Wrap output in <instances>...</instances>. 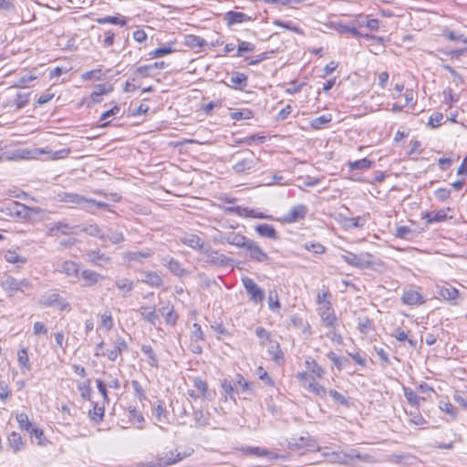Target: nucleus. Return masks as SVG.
Masks as SVG:
<instances>
[{"mask_svg": "<svg viewBox=\"0 0 467 467\" xmlns=\"http://www.w3.org/2000/svg\"><path fill=\"white\" fill-rule=\"evenodd\" d=\"M30 93L18 91L15 87L8 88L2 98V107L17 111L29 103Z\"/></svg>", "mask_w": 467, "mask_h": 467, "instance_id": "nucleus-1", "label": "nucleus"}, {"mask_svg": "<svg viewBox=\"0 0 467 467\" xmlns=\"http://www.w3.org/2000/svg\"><path fill=\"white\" fill-rule=\"evenodd\" d=\"M324 455L329 458L331 462L345 464V465H354L355 460H359L365 462H374V458L369 454H361L357 450H350L349 451H332L327 452L325 451Z\"/></svg>", "mask_w": 467, "mask_h": 467, "instance_id": "nucleus-2", "label": "nucleus"}, {"mask_svg": "<svg viewBox=\"0 0 467 467\" xmlns=\"http://www.w3.org/2000/svg\"><path fill=\"white\" fill-rule=\"evenodd\" d=\"M184 455L180 452L170 451L162 452L150 462H141L138 467H167L182 460Z\"/></svg>", "mask_w": 467, "mask_h": 467, "instance_id": "nucleus-3", "label": "nucleus"}, {"mask_svg": "<svg viewBox=\"0 0 467 467\" xmlns=\"http://www.w3.org/2000/svg\"><path fill=\"white\" fill-rule=\"evenodd\" d=\"M341 259L351 266L358 268H368L372 265V262L369 260L371 254L368 253L356 254L354 253L346 251L340 255Z\"/></svg>", "mask_w": 467, "mask_h": 467, "instance_id": "nucleus-4", "label": "nucleus"}, {"mask_svg": "<svg viewBox=\"0 0 467 467\" xmlns=\"http://www.w3.org/2000/svg\"><path fill=\"white\" fill-rule=\"evenodd\" d=\"M250 301L254 304H261L265 299V291L252 278L245 276L242 278Z\"/></svg>", "mask_w": 467, "mask_h": 467, "instance_id": "nucleus-5", "label": "nucleus"}, {"mask_svg": "<svg viewBox=\"0 0 467 467\" xmlns=\"http://www.w3.org/2000/svg\"><path fill=\"white\" fill-rule=\"evenodd\" d=\"M40 304L45 306L57 307L59 310L69 311L70 306L68 302L63 298L59 294L49 292L41 296Z\"/></svg>", "mask_w": 467, "mask_h": 467, "instance_id": "nucleus-6", "label": "nucleus"}, {"mask_svg": "<svg viewBox=\"0 0 467 467\" xmlns=\"http://www.w3.org/2000/svg\"><path fill=\"white\" fill-rule=\"evenodd\" d=\"M251 260L262 263L269 259L268 254L262 249V247L254 240L249 239L244 247Z\"/></svg>", "mask_w": 467, "mask_h": 467, "instance_id": "nucleus-7", "label": "nucleus"}, {"mask_svg": "<svg viewBox=\"0 0 467 467\" xmlns=\"http://www.w3.org/2000/svg\"><path fill=\"white\" fill-rule=\"evenodd\" d=\"M56 270L74 280H78L79 277V265L75 261H63L57 265Z\"/></svg>", "mask_w": 467, "mask_h": 467, "instance_id": "nucleus-8", "label": "nucleus"}, {"mask_svg": "<svg viewBox=\"0 0 467 467\" xmlns=\"http://www.w3.org/2000/svg\"><path fill=\"white\" fill-rule=\"evenodd\" d=\"M318 315L327 327H333L337 323V317L331 306V303H326L324 306H319Z\"/></svg>", "mask_w": 467, "mask_h": 467, "instance_id": "nucleus-9", "label": "nucleus"}, {"mask_svg": "<svg viewBox=\"0 0 467 467\" xmlns=\"http://www.w3.org/2000/svg\"><path fill=\"white\" fill-rule=\"evenodd\" d=\"M257 163L258 160H256L253 152L250 151L247 157L243 158L233 166V170L236 173L249 172L255 168Z\"/></svg>", "mask_w": 467, "mask_h": 467, "instance_id": "nucleus-10", "label": "nucleus"}, {"mask_svg": "<svg viewBox=\"0 0 467 467\" xmlns=\"http://www.w3.org/2000/svg\"><path fill=\"white\" fill-rule=\"evenodd\" d=\"M308 209L305 204H297L293 206L289 212L284 216L283 221L287 223H293L306 216Z\"/></svg>", "mask_w": 467, "mask_h": 467, "instance_id": "nucleus-11", "label": "nucleus"}, {"mask_svg": "<svg viewBox=\"0 0 467 467\" xmlns=\"http://www.w3.org/2000/svg\"><path fill=\"white\" fill-rule=\"evenodd\" d=\"M400 300L402 304L410 306H417L425 303V299L421 294L414 289L404 290Z\"/></svg>", "mask_w": 467, "mask_h": 467, "instance_id": "nucleus-12", "label": "nucleus"}, {"mask_svg": "<svg viewBox=\"0 0 467 467\" xmlns=\"http://www.w3.org/2000/svg\"><path fill=\"white\" fill-rule=\"evenodd\" d=\"M241 451L244 452V454L246 455L253 454L258 457H266L269 460H275L280 458V456L275 451H269L261 447L248 446L242 448Z\"/></svg>", "mask_w": 467, "mask_h": 467, "instance_id": "nucleus-13", "label": "nucleus"}, {"mask_svg": "<svg viewBox=\"0 0 467 467\" xmlns=\"http://www.w3.org/2000/svg\"><path fill=\"white\" fill-rule=\"evenodd\" d=\"M181 241L183 244L196 251L202 252L205 249L204 241L196 234H187L181 238Z\"/></svg>", "mask_w": 467, "mask_h": 467, "instance_id": "nucleus-14", "label": "nucleus"}, {"mask_svg": "<svg viewBox=\"0 0 467 467\" xmlns=\"http://www.w3.org/2000/svg\"><path fill=\"white\" fill-rule=\"evenodd\" d=\"M202 253L206 257V262L213 265H223L228 261L225 255L211 248L205 247Z\"/></svg>", "mask_w": 467, "mask_h": 467, "instance_id": "nucleus-15", "label": "nucleus"}, {"mask_svg": "<svg viewBox=\"0 0 467 467\" xmlns=\"http://www.w3.org/2000/svg\"><path fill=\"white\" fill-rule=\"evenodd\" d=\"M86 255L87 260L96 266L104 267L110 263V258L105 254L99 253V251H89Z\"/></svg>", "mask_w": 467, "mask_h": 467, "instance_id": "nucleus-16", "label": "nucleus"}, {"mask_svg": "<svg viewBox=\"0 0 467 467\" xmlns=\"http://www.w3.org/2000/svg\"><path fill=\"white\" fill-rule=\"evenodd\" d=\"M128 349V345L124 338L121 337H118L114 341V347L112 349L108 350L107 357L110 361L117 360L118 357L121 354V352Z\"/></svg>", "mask_w": 467, "mask_h": 467, "instance_id": "nucleus-17", "label": "nucleus"}, {"mask_svg": "<svg viewBox=\"0 0 467 467\" xmlns=\"http://www.w3.org/2000/svg\"><path fill=\"white\" fill-rule=\"evenodd\" d=\"M152 415L156 420L161 423H170L169 411L163 406L161 401H158L152 405Z\"/></svg>", "mask_w": 467, "mask_h": 467, "instance_id": "nucleus-18", "label": "nucleus"}, {"mask_svg": "<svg viewBox=\"0 0 467 467\" xmlns=\"http://www.w3.org/2000/svg\"><path fill=\"white\" fill-rule=\"evenodd\" d=\"M79 275L84 281V286H92L104 279L100 274L90 269H84Z\"/></svg>", "mask_w": 467, "mask_h": 467, "instance_id": "nucleus-19", "label": "nucleus"}, {"mask_svg": "<svg viewBox=\"0 0 467 467\" xmlns=\"http://www.w3.org/2000/svg\"><path fill=\"white\" fill-rule=\"evenodd\" d=\"M231 84L229 87L234 89L244 90L248 85V78L241 72H234L230 78Z\"/></svg>", "mask_w": 467, "mask_h": 467, "instance_id": "nucleus-20", "label": "nucleus"}, {"mask_svg": "<svg viewBox=\"0 0 467 467\" xmlns=\"http://www.w3.org/2000/svg\"><path fill=\"white\" fill-rule=\"evenodd\" d=\"M255 232L261 236L265 238H269L272 240H278L279 236L275 227L268 223H261L255 226Z\"/></svg>", "mask_w": 467, "mask_h": 467, "instance_id": "nucleus-21", "label": "nucleus"}, {"mask_svg": "<svg viewBox=\"0 0 467 467\" xmlns=\"http://www.w3.org/2000/svg\"><path fill=\"white\" fill-rule=\"evenodd\" d=\"M438 296L444 300L450 301L451 304L456 305V299L459 296V291L451 285L441 286L437 292Z\"/></svg>", "mask_w": 467, "mask_h": 467, "instance_id": "nucleus-22", "label": "nucleus"}, {"mask_svg": "<svg viewBox=\"0 0 467 467\" xmlns=\"http://www.w3.org/2000/svg\"><path fill=\"white\" fill-rule=\"evenodd\" d=\"M57 197H58V201H60V202L74 203V204H78V205H82L87 201V198H85L84 196L78 194V193H74V192H63L58 193Z\"/></svg>", "mask_w": 467, "mask_h": 467, "instance_id": "nucleus-23", "label": "nucleus"}, {"mask_svg": "<svg viewBox=\"0 0 467 467\" xmlns=\"http://www.w3.org/2000/svg\"><path fill=\"white\" fill-rule=\"evenodd\" d=\"M335 29L342 35L348 34L353 36H362L366 39L375 38V36L372 35L361 34L355 26H348V25H344V24H337L335 26Z\"/></svg>", "mask_w": 467, "mask_h": 467, "instance_id": "nucleus-24", "label": "nucleus"}, {"mask_svg": "<svg viewBox=\"0 0 467 467\" xmlns=\"http://www.w3.org/2000/svg\"><path fill=\"white\" fill-rule=\"evenodd\" d=\"M153 251L148 248L144 251L128 252L125 257L129 262L143 263L145 259L151 257Z\"/></svg>", "mask_w": 467, "mask_h": 467, "instance_id": "nucleus-25", "label": "nucleus"}, {"mask_svg": "<svg viewBox=\"0 0 467 467\" xmlns=\"http://www.w3.org/2000/svg\"><path fill=\"white\" fill-rule=\"evenodd\" d=\"M141 281L152 287H159L163 282L162 277L153 271L143 272Z\"/></svg>", "mask_w": 467, "mask_h": 467, "instance_id": "nucleus-26", "label": "nucleus"}, {"mask_svg": "<svg viewBox=\"0 0 467 467\" xmlns=\"http://www.w3.org/2000/svg\"><path fill=\"white\" fill-rule=\"evenodd\" d=\"M193 386L201 392L202 396L204 399H207L209 400L213 399L215 391L208 389V385L205 380H202L201 378H194Z\"/></svg>", "mask_w": 467, "mask_h": 467, "instance_id": "nucleus-27", "label": "nucleus"}, {"mask_svg": "<svg viewBox=\"0 0 467 467\" xmlns=\"http://www.w3.org/2000/svg\"><path fill=\"white\" fill-rule=\"evenodd\" d=\"M224 241L232 245H235L240 248H244L249 238L246 236L241 234H235V233H229L224 236Z\"/></svg>", "mask_w": 467, "mask_h": 467, "instance_id": "nucleus-28", "label": "nucleus"}, {"mask_svg": "<svg viewBox=\"0 0 467 467\" xmlns=\"http://www.w3.org/2000/svg\"><path fill=\"white\" fill-rule=\"evenodd\" d=\"M163 265L167 266L171 273L176 276H182L185 274V270L182 266L181 263L172 257L165 258L163 260Z\"/></svg>", "mask_w": 467, "mask_h": 467, "instance_id": "nucleus-29", "label": "nucleus"}, {"mask_svg": "<svg viewBox=\"0 0 467 467\" xmlns=\"http://www.w3.org/2000/svg\"><path fill=\"white\" fill-rule=\"evenodd\" d=\"M17 362L23 373L31 369V363L29 361L28 351L26 348H22L17 351Z\"/></svg>", "mask_w": 467, "mask_h": 467, "instance_id": "nucleus-30", "label": "nucleus"}, {"mask_svg": "<svg viewBox=\"0 0 467 467\" xmlns=\"http://www.w3.org/2000/svg\"><path fill=\"white\" fill-rule=\"evenodd\" d=\"M73 226L64 222H56L51 223L49 227V234L54 235L57 233L67 235L73 233Z\"/></svg>", "mask_w": 467, "mask_h": 467, "instance_id": "nucleus-31", "label": "nucleus"}, {"mask_svg": "<svg viewBox=\"0 0 467 467\" xmlns=\"http://www.w3.org/2000/svg\"><path fill=\"white\" fill-rule=\"evenodd\" d=\"M305 365L307 370L311 372V374L316 378L322 379L324 377L326 370L321 366H319L314 358H306Z\"/></svg>", "mask_w": 467, "mask_h": 467, "instance_id": "nucleus-32", "label": "nucleus"}, {"mask_svg": "<svg viewBox=\"0 0 467 467\" xmlns=\"http://www.w3.org/2000/svg\"><path fill=\"white\" fill-rule=\"evenodd\" d=\"M225 19L227 20L228 25L231 26L249 21L251 17L242 12L230 11L226 13Z\"/></svg>", "mask_w": 467, "mask_h": 467, "instance_id": "nucleus-33", "label": "nucleus"}, {"mask_svg": "<svg viewBox=\"0 0 467 467\" xmlns=\"http://www.w3.org/2000/svg\"><path fill=\"white\" fill-rule=\"evenodd\" d=\"M228 210L232 213H235L240 216H246L251 218H267V216L264 215L263 213H257L254 210H251L247 207L236 206L228 208Z\"/></svg>", "mask_w": 467, "mask_h": 467, "instance_id": "nucleus-34", "label": "nucleus"}, {"mask_svg": "<svg viewBox=\"0 0 467 467\" xmlns=\"http://www.w3.org/2000/svg\"><path fill=\"white\" fill-rule=\"evenodd\" d=\"M8 444L14 452H17L24 449V441L19 433L13 431L8 435Z\"/></svg>", "mask_w": 467, "mask_h": 467, "instance_id": "nucleus-35", "label": "nucleus"}, {"mask_svg": "<svg viewBox=\"0 0 467 467\" xmlns=\"http://www.w3.org/2000/svg\"><path fill=\"white\" fill-rule=\"evenodd\" d=\"M140 313L145 321L152 325H155L159 318L154 306H141Z\"/></svg>", "mask_w": 467, "mask_h": 467, "instance_id": "nucleus-36", "label": "nucleus"}, {"mask_svg": "<svg viewBox=\"0 0 467 467\" xmlns=\"http://www.w3.org/2000/svg\"><path fill=\"white\" fill-rule=\"evenodd\" d=\"M96 22L99 25L112 24V25H119L120 26H123L127 24L126 18H124L120 16H103V17H99L96 19Z\"/></svg>", "mask_w": 467, "mask_h": 467, "instance_id": "nucleus-37", "label": "nucleus"}, {"mask_svg": "<svg viewBox=\"0 0 467 467\" xmlns=\"http://www.w3.org/2000/svg\"><path fill=\"white\" fill-rule=\"evenodd\" d=\"M209 412H203L202 410H193V419L197 427H204L209 424Z\"/></svg>", "mask_w": 467, "mask_h": 467, "instance_id": "nucleus-38", "label": "nucleus"}, {"mask_svg": "<svg viewBox=\"0 0 467 467\" xmlns=\"http://www.w3.org/2000/svg\"><path fill=\"white\" fill-rule=\"evenodd\" d=\"M4 258L6 262L18 265H24L26 262L25 257L11 250H8L4 254Z\"/></svg>", "mask_w": 467, "mask_h": 467, "instance_id": "nucleus-39", "label": "nucleus"}, {"mask_svg": "<svg viewBox=\"0 0 467 467\" xmlns=\"http://www.w3.org/2000/svg\"><path fill=\"white\" fill-rule=\"evenodd\" d=\"M439 408L441 411L448 414L451 420H455L457 418V410L456 408L448 400H440Z\"/></svg>", "mask_w": 467, "mask_h": 467, "instance_id": "nucleus-40", "label": "nucleus"}, {"mask_svg": "<svg viewBox=\"0 0 467 467\" xmlns=\"http://www.w3.org/2000/svg\"><path fill=\"white\" fill-rule=\"evenodd\" d=\"M268 353L276 363H278L280 359H283L282 350L280 348L279 343L276 341L273 340L272 342H270Z\"/></svg>", "mask_w": 467, "mask_h": 467, "instance_id": "nucleus-41", "label": "nucleus"}, {"mask_svg": "<svg viewBox=\"0 0 467 467\" xmlns=\"http://www.w3.org/2000/svg\"><path fill=\"white\" fill-rule=\"evenodd\" d=\"M373 162L367 159H361L355 161L348 162V167L350 170H368L372 166Z\"/></svg>", "mask_w": 467, "mask_h": 467, "instance_id": "nucleus-42", "label": "nucleus"}, {"mask_svg": "<svg viewBox=\"0 0 467 467\" xmlns=\"http://www.w3.org/2000/svg\"><path fill=\"white\" fill-rule=\"evenodd\" d=\"M332 120L331 114L321 115L311 120V127L315 130L322 129Z\"/></svg>", "mask_w": 467, "mask_h": 467, "instance_id": "nucleus-43", "label": "nucleus"}, {"mask_svg": "<svg viewBox=\"0 0 467 467\" xmlns=\"http://www.w3.org/2000/svg\"><path fill=\"white\" fill-rule=\"evenodd\" d=\"M116 286L125 294H130L134 287L133 281L128 278L118 279L115 282Z\"/></svg>", "mask_w": 467, "mask_h": 467, "instance_id": "nucleus-44", "label": "nucleus"}, {"mask_svg": "<svg viewBox=\"0 0 467 467\" xmlns=\"http://www.w3.org/2000/svg\"><path fill=\"white\" fill-rule=\"evenodd\" d=\"M327 357L331 360V362L333 363V365L338 369V370H341L346 362L348 361V359L346 358H343V357H339L337 356L335 352L333 351H329L327 355Z\"/></svg>", "mask_w": 467, "mask_h": 467, "instance_id": "nucleus-45", "label": "nucleus"}, {"mask_svg": "<svg viewBox=\"0 0 467 467\" xmlns=\"http://www.w3.org/2000/svg\"><path fill=\"white\" fill-rule=\"evenodd\" d=\"M16 420L18 426L21 430H25L26 431H29L31 428L34 426L32 422L29 420L28 416L26 413H19L16 415Z\"/></svg>", "mask_w": 467, "mask_h": 467, "instance_id": "nucleus-46", "label": "nucleus"}, {"mask_svg": "<svg viewBox=\"0 0 467 467\" xmlns=\"http://www.w3.org/2000/svg\"><path fill=\"white\" fill-rule=\"evenodd\" d=\"M305 389L317 396L324 397L327 394L326 388L317 382L305 384Z\"/></svg>", "mask_w": 467, "mask_h": 467, "instance_id": "nucleus-47", "label": "nucleus"}, {"mask_svg": "<svg viewBox=\"0 0 467 467\" xmlns=\"http://www.w3.org/2000/svg\"><path fill=\"white\" fill-rule=\"evenodd\" d=\"M253 112L248 109H243L231 112V118L234 120L250 119L253 118Z\"/></svg>", "mask_w": 467, "mask_h": 467, "instance_id": "nucleus-48", "label": "nucleus"}, {"mask_svg": "<svg viewBox=\"0 0 467 467\" xmlns=\"http://www.w3.org/2000/svg\"><path fill=\"white\" fill-rule=\"evenodd\" d=\"M275 24L276 26H280V27H283V28H285L287 30L293 31V32H295L296 34L304 35L303 30L299 26H296L294 24V22H292V21H280V20H277V21L275 22Z\"/></svg>", "mask_w": 467, "mask_h": 467, "instance_id": "nucleus-49", "label": "nucleus"}, {"mask_svg": "<svg viewBox=\"0 0 467 467\" xmlns=\"http://www.w3.org/2000/svg\"><path fill=\"white\" fill-rule=\"evenodd\" d=\"M100 327L105 328L107 331L112 328L113 319L109 311H106L100 316Z\"/></svg>", "mask_w": 467, "mask_h": 467, "instance_id": "nucleus-50", "label": "nucleus"}, {"mask_svg": "<svg viewBox=\"0 0 467 467\" xmlns=\"http://www.w3.org/2000/svg\"><path fill=\"white\" fill-rule=\"evenodd\" d=\"M186 42L187 45L192 48L202 47L207 45L206 41L203 38L197 36H188Z\"/></svg>", "mask_w": 467, "mask_h": 467, "instance_id": "nucleus-51", "label": "nucleus"}, {"mask_svg": "<svg viewBox=\"0 0 467 467\" xmlns=\"http://www.w3.org/2000/svg\"><path fill=\"white\" fill-rule=\"evenodd\" d=\"M80 396L87 400L91 399L92 389L90 387V380L87 379L83 384L78 386Z\"/></svg>", "mask_w": 467, "mask_h": 467, "instance_id": "nucleus-52", "label": "nucleus"}, {"mask_svg": "<svg viewBox=\"0 0 467 467\" xmlns=\"http://www.w3.org/2000/svg\"><path fill=\"white\" fill-rule=\"evenodd\" d=\"M102 71L101 69H93L90 71L84 72L81 75V78L83 80H101L102 79Z\"/></svg>", "mask_w": 467, "mask_h": 467, "instance_id": "nucleus-53", "label": "nucleus"}, {"mask_svg": "<svg viewBox=\"0 0 467 467\" xmlns=\"http://www.w3.org/2000/svg\"><path fill=\"white\" fill-rule=\"evenodd\" d=\"M105 235L106 240L110 241L112 244H119L124 240L122 233L117 230L109 229L108 234H105Z\"/></svg>", "mask_w": 467, "mask_h": 467, "instance_id": "nucleus-54", "label": "nucleus"}, {"mask_svg": "<svg viewBox=\"0 0 467 467\" xmlns=\"http://www.w3.org/2000/svg\"><path fill=\"white\" fill-rule=\"evenodd\" d=\"M191 340L192 341H200V340H204V334L202 330V327L199 324L197 323H194L192 325V331H191Z\"/></svg>", "mask_w": 467, "mask_h": 467, "instance_id": "nucleus-55", "label": "nucleus"}, {"mask_svg": "<svg viewBox=\"0 0 467 467\" xmlns=\"http://www.w3.org/2000/svg\"><path fill=\"white\" fill-rule=\"evenodd\" d=\"M255 335L261 339V345H265L266 342H272L271 334L262 327L255 328Z\"/></svg>", "mask_w": 467, "mask_h": 467, "instance_id": "nucleus-56", "label": "nucleus"}, {"mask_svg": "<svg viewBox=\"0 0 467 467\" xmlns=\"http://www.w3.org/2000/svg\"><path fill=\"white\" fill-rule=\"evenodd\" d=\"M395 235L396 237L408 240L413 235V231L408 226H398Z\"/></svg>", "mask_w": 467, "mask_h": 467, "instance_id": "nucleus-57", "label": "nucleus"}, {"mask_svg": "<svg viewBox=\"0 0 467 467\" xmlns=\"http://www.w3.org/2000/svg\"><path fill=\"white\" fill-rule=\"evenodd\" d=\"M31 437H35L36 439V442L38 445H45V437L44 432L41 429L33 426L31 430L28 431Z\"/></svg>", "mask_w": 467, "mask_h": 467, "instance_id": "nucleus-58", "label": "nucleus"}, {"mask_svg": "<svg viewBox=\"0 0 467 467\" xmlns=\"http://www.w3.org/2000/svg\"><path fill=\"white\" fill-rule=\"evenodd\" d=\"M305 248L307 251L312 252L316 254H324L326 251L325 246L323 244H321L320 243H306V244H305Z\"/></svg>", "mask_w": 467, "mask_h": 467, "instance_id": "nucleus-59", "label": "nucleus"}, {"mask_svg": "<svg viewBox=\"0 0 467 467\" xmlns=\"http://www.w3.org/2000/svg\"><path fill=\"white\" fill-rule=\"evenodd\" d=\"M173 50L171 47H160V48H157L155 50H152L149 53V56L151 57V58H157V57H164L166 55H169L171 53H172Z\"/></svg>", "mask_w": 467, "mask_h": 467, "instance_id": "nucleus-60", "label": "nucleus"}, {"mask_svg": "<svg viewBox=\"0 0 467 467\" xmlns=\"http://www.w3.org/2000/svg\"><path fill=\"white\" fill-rule=\"evenodd\" d=\"M108 90L103 85H98L95 88V90L91 93L90 98L94 103L100 102V96L103 94H107Z\"/></svg>", "mask_w": 467, "mask_h": 467, "instance_id": "nucleus-61", "label": "nucleus"}, {"mask_svg": "<svg viewBox=\"0 0 467 467\" xmlns=\"http://www.w3.org/2000/svg\"><path fill=\"white\" fill-rule=\"evenodd\" d=\"M160 312L165 316V319H166V322L168 324H175L176 323V320H177V316L176 314L173 312L172 308H169V307H163L161 309H160Z\"/></svg>", "mask_w": 467, "mask_h": 467, "instance_id": "nucleus-62", "label": "nucleus"}, {"mask_svg": "<svg viewBox=\"0 0 467 467\" xmlns=\"http://www.w3.org/2000/svg\"><path fill=\"white\" fill-rule=\"evenodd\" d=\"M254 44H252L250 42H246V41H242L240 43V45L238 46L237 54L235 56L236 57H241L244 53L254 51Z\"/></svg>", "mask_w": 467, "mask_h": 467, "instance_id": "nucleus-63", "label": "nucleus"}, {"mask_svg": "<svg viewBox=\"0 0 467 467\" xmlns=\"http://www.w3.org/2000/svg\"><path fill=\"white\" fill-rule=\"evenodd\" d=\"M20 284L21 283H18V280L13 276H8L4 282V285L11 291H19V289H21Z\"/></svg>", "mask_w": 467, "mask_h": 467, "instance_id": "nucleus-64", "label": "nucleus"}]
</instances>
